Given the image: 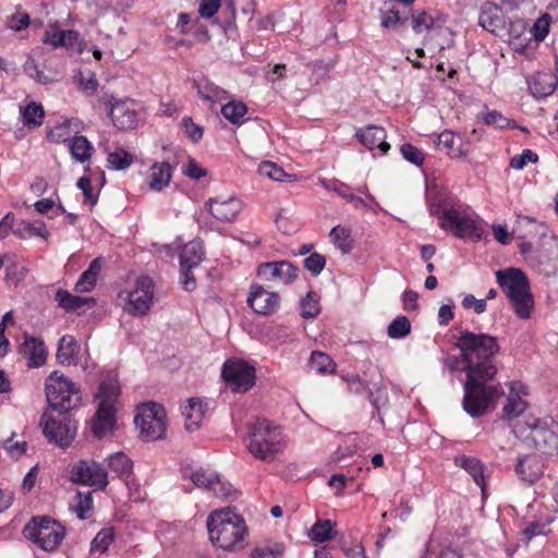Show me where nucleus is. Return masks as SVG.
<instances>
[{"instance_id":"c756f323","label":"nucleus","mask_w":558,"mask_h":558,"mask_svg":"<svg viewBox=\"0 0 558 558\" xmlns=\"http://www.w3.org/2000/svg\"><path fill=\"white\" fill-rule=\"evenodd\" d=\"M172 168L169 162H155L149 169L148 186L151 191H162L170 183Z\"/></svg>"},{"instance_id":"bf43d9fd","label":"nucleus","mask_w":558,"mask_h":558,"mask_svg":"<svg viewBox=\"0 0 558 558\" xmlns=\"http://www.w3.org/2000/svg\"><path fill=\"white\" fill-rule=\"evenodd\" d=\"M551 523L550 519L545 522L532 521L526 524L523 529V535L526 542H530L533 537L547 534V526Z\"/></svg>"},{"instance_id":"49530a36","label":"nucleus","mask_w":558,"mask_h":558,"mask_svg":"<svg viewBox=\"0 0 558 558\" xmlns=\"http://www.w3.org/2000/svg\"><path fill=\"white\" fill-rule=\"evenodd\" d=\"M247 112L246 106L242 101L231 100L221 107V113L232 124H241Z\"/></svg>"},{"instance_id":"6e6d98bb","label":"nucleus","mask_w":558,"mask_h":558,"mask_svg":"<svg viewBox=\"0 0 558 558\" xmlns=\"http://www.w3.org/2000/svg\"><path fill=\"white\" fill-rule=\"evenodd\" d=\"M483 122L486 125L494 126L497 129L517 128L514 121L505 117L501 112L497 110H492L483 113Z\"/></svg>"},{"instance_id":"ddd939ff","label":"nucleus","mask_w":558,"mask_h":558,"mask_svg":"<svg viewBox=\"0 0 558 558\" xmlns=\"http://www.w3.org/2000/svg\"><path fill=\"white\" fill-rule=\"evenodd\" d=\"M70 480L73 483L83 484L98 489L108 485V472L106 468L94 460H80L70 468Z\"/></svg>"},{"instance_id":"2eb2a0df","label":"nucleus","mask_w":558,"mask_h":558,"mask_svg":"<svg viewBox=\"0 0 558 558\" xmlns=\"http://www.w3.org/2000/svg\"><path fill=\"white\" fill-rule=\"evenodd\" d=\"M56 357L61 365H80L84 371L88 368L89 354L87 350H82L75 338L71 335L60 338Z\"/></svg>"},{"instance_id":"338daca9","label":"nucleus","mask_w":558,"mask_h":558,"mask_svg":"<svg viewBox=\"0 0 558 558\" xmlns=\"http://www.w3.org/2000/svg\"><path fill=\"white\" fill-rule=\"evenodd\" d=\"M183 174L193 180H199L207 174V171L202 168L194 159H190L182 169Z\"/></svg>"},{"instance_id":"39448f33","label":"nucleus","mask_w":558,"mask_h":558,"mask_svg":"<svg viewBox=\"0 0 558 558\" xmlns=\"http://www.w3.org/2000/svg\"><path fill=\"white\" fill-rule=\"evenodd\" d=\"M438 216V226L442 230L451 231L457 238L481 240L484 229L481 219L470 209L463 206H452L441 213L430 211Z\"/></svg>"},{"instance_id":"f257e3e1","label":"nucleus","mask_w":558,"mask_h":558,"mask_svg":"<svg viewBox=\"0 0 558 558\" xmlns=\"http://www.w3.org/2000/svg\"><path fill=\"white\" fill-rule=\"evenodd\" d=\"M465 363L466 380L462 405L472 417H478L495 408L504 395L501 385L489 384L497 375L495 356L500 350L498 339L484 332L463 330L456 342Z\"/></svg>"},{"instance_id":"680f3d73","label":"nucleus","mask_w":558,"mask_h":558,"mask_svg":"<svg viewBox=\"0 0 558 558\" xmlns=\"http://www.w3.org/2000/svg\"><path fill=\"white\" fill-rule=\"evenodd\" d=\"M407 19H403L399 11L391 9L380 12V25L384 28H396L402 25Z\"/></svg>"},{"instance_id":"6ab92c4d","label":"nucleus","mask_w":558,"mask_h":558,"mask_svg":"<svg viewBox=\"0 0 558 558\" xmlns=\"http://www.w3.org/2000/svg\"><path fill=\"white\" fill-rule=\"evenodd\" d=\"M509 392L506 403L502 408V418L512 420L520 416L527 408V402L523 399L527 395L526 386L513 380L508 384Z\"/></svg>"},{"instance_id":"13d9d810","label":"nucleus","mask_w":558,"mask_h":558,"mask_svg":"<svg viewBox=\"0 0 558 558\" xmlns=\"http://www.w3.org/2000/svg\"><path fill=\"white\" fill-rule=\"evenodd\" d=\"M320 307L316 294L308 292L301 301V315L305 318H313L318 315Z\"/></svg>"},{"instance_id":"bb28decb","label":"nucleus","mask_w":558,"mask_h":558,"mask_svg":"<svg viewBox=\"0 0 558 558\" xmlns=\"http://www.w3.org/2000/svg\"><path fill=\"white\" fill-rule=\"evenodd\" d=\"M514 471L522 482L533 484L543 475L544 464L534 454L524 456L518 459Z\"/></svg>"},{"instance_id":"4be33fe9","label":"nucleus","mask_w":558,"mask_h":558,"mask_svg":"<svg viewBox=\"0 0 558 558\" xmlns=\"http://www.w3.org/2000/svg\"><path fill=\"white\" fill-rule=\"evenodd\" d=\"M436 146L453 159L465 158L469 155L468 143L461 135L449 130H445L438 135Z\"/></svg>"},{"instance_id":"473e14b6","label":"nucleus","mask_w":558,"mask_h":558,"mask_svg":"<svg viewBox=\"0 0 558 558\" xmlns=\"http://www.w3.org/2000/svg\"><path fill=\"white\" fill-rule=\"evenodd\" d=\"M102 268V259L97 257L93 259L88 266V268L80 276L78 280L75 283L76 292H89L94 289L100 270Z\"/></svg>"},{"instance_id":"b1692460","label":"nucleus","mask_w":558,"mask_h":558,"mask_svg":"<svg viewBox=\"0 0 558 558\" xmlns=\"http://www.w3.org/2000/svg\"><path fill=\"white\" fill-rule=\"evenodd\" d=\"M29 367H40L47 360V348L40 338L26 336L20 348Z\"/></svg>"},{"instance_id":"7ed1b4c3","label":"nucleus","mask_w":558,"mask_h":558,"mask_svg":"<svg viewBox=\"0 0 558 558\" xmlns=\"http://www.w3.org/2000/svg\"><path fill=\"white\" fill-rule=\"evenodd\" d=\"M496 279L515 316L529 319L534 310V296L526 275L519 268L509 267L497 270Z\"/></svg>"},{"instance_id":"412c9836","label":"nucleus","mask_w":558,"mask_h":558,"mask_svg":"<svg viewBox=\"0 0 558 558\" xmlns=\"http://www.w3.org/2000/svg\"><path fill=\"white\" fill-rule=\"evenodd\" d=\"M356 137L367 149H378L380 155H385L390 145L386 142V131L381 126L367 125L356 131Z\"/></svg>"},{"instance_id":"4468645a","label":"nucleus","mask_w":558,"mask_h":558,"mask_svg":"<svg viewBox=\"0 0 558 558\" xmlns=\"http://www.w3.org/2000/svg\"><path fill=\"white\" fill-rule=\"evenodd\" d=\"M190 480L196 487L213 492L216 497L221 499L232 498L236 494L230 483L222 482L217 473L209 470H196L191 473Z\"/></svg>"},{"instance_id":"a18cd8bd","label":"nucleus","mask_w":558,"mask_h":558,"mask_svg":"<svg viewBox=\"0 0 558 558\" xmlns=\"http://www.w3.org/2000/svg\"><path fill=\"white\" fill-rule=\"evenodd\" d=\"M24 125L29 129L38 128L44 120V109L36 102H31L21 110Z\"/></svg>"},{"instance_id":"423d86ee","label":"nucleus","mask_w":558,"mask_h":558,"mask_svg":"<svg viewBox=\"0 0 558 558\" xmlns=\"http://www.w3.org/2000/svg\"><path fill=\"white\" fill-rule=\"evenodd\" d=\"M45 390L50 408L61 413L77 408L82 399L78 386L59 371L47 377Z\"/></svg>"},{"instance_id":"f704fd0d","label":"nucleus","mask_w":558,"mask_h":558,"mask_svg":"<svg viewBox=\"0 0 558 558\" xmlns=\"http://www.w3.org/2000/svg\"><path fill=\"white\" fill-rule=\"evenodd\" d=\"M108 469L120 480L128 481L132 475L133 462L124 452H116L107 459Z\"/></svg>"},{"instance_id":"603ef678","label":"nucleus","mask_w":558,"mask_h":558,"mask_svg":"<svg viewBox=\"0 0 558 558\" xmlns=\"http://www.w3.org/2000/svg\"><path fill=\"white\" fill-rule=\"evenodd\" d=\"M411 332V323L407 316H398L393 319L388 328L387 333L391 339L405 338Z\"/></svg>"},{"instance_id":"cd10ccee","label":"nucleus","mask_w":558,"mask_h":558,"mask_svg":"<svg viewBox=\"0 0 558 558\" xmlns=\"http://www.w3.org/2000/svg\"><path fill=\"white\" fill-rule=\"evenodd\" d=\"M116 424V407L98 405L93 417L92 430L98 438L111 433Z\"/></svg>"},{"instance_id":"0eeeda50","label":"nucleus","mask_w":558,"mask_h":558,"mask_svg":"<svg viewBox=\"0 0 558 558\" xmlns=\"http://www.w3.org/2000/svg\"><path fill=\"white\" fill-rule=\"evenodd\" d=\"M23 535L43 550L51 551L62 543L65 529L47 517H35L24 526Z\"/></svg>"},{"instance_id":"1a4fd4ad","label":"nucleus","mask_w":558,"mask_h":558,"mask_svg":"<svg viewBox=\"0 0 558 558\" xmlns=\"http://www.w3.org/2000/svg\"><path fill=\"white\" fill-rule=\"evenodd\" d=\"M166 411L162 405L149 402L137 409L134 423L145 441L161 439L166 434Z\"/></svg>"},{"instance_id":"774afa93","label":"nucleus","mask_w":558,"mask_h":558,"mask_svg":"<svg viewBox=\"0 0 558 558\" xmlns=\"http://www.w3.org/2000/svg\"><path fill=\"white\" fill-rule=\"evenodd\" d=\"M423 558H461V556L453 549L441 548L436 550L432 544L428 545Z\"/></svg>"},{"instance_id":"c03bdc74","label":"nucleus","mask_w":558,"mask_h":558,"mask_svg":"<svg viewBox=\"0 0 558 558\" xmlns=\"http://www.w3.org/2000/svg\"><path fill=\"white\" fill-rule=\"evenodd\" d=\"M330 238L332 243L343 253L347 254L353 248V240L351 238V230L336 226L330 231Z\"/></svg>"},{"instance_id":"e433bc0d","label":"nucleus","mask_w":558,"mask_h":558,"mask_svg":"<svg viewBox=\"0 0 558 558\" xmlns=\"http://www.w3.org/2000/svg\"><path fill=\"white\" fill-rule=\"evenodd\" d=\"M68 147L72 158L81 163L89 161L94 151L93 144L83 135H74L70 140Z\"/></svg>"},{"instance_id":"9b49d317","label":"nucleus","mask_w":558,"mask_h":558,"mask_svg":"<svg viewBox=\"0 0 558 558\" xmlns=\"http://www.w3.org/2000/svg\"><path fill=\"white\" fill-rule=\"evenodd\" d=\"M154 281L147 276L138 277L131 290L126 291L124 312L132 315H146L154 298Z\"/></svg>"},{"instance_id":"5701e85b","label":"nucleus","mask_w":558,"mask_h":558,"mask_svg":"<svg viewBox=\"0 0 558 558\" xmlns=\"http://www.w3.org/2000/svg\"><path fill=\"white\" fill-rule=\"evenodd\" d=\"M78 39V33L74 29H60L58 23H50L45 29L41 38L43 43L51 46L53 49L72 48Z\"/></svg>"},{"instance_id":"72a5a7b5","label":"nucleus","mask_w":558,"mask_h":558,"mask_svg":"<svg viewBox=\"0 0 558 558\" xmlns=\"http://www.w3.org/2000/svg\"><path fill=\"white\" fill-rule=\"evenodd\" d=\"M454 464L464 469L474 480V482L482 488L485 489V477H484V465L483 463L474 458L468 456L454 457Z\"/></svg>"},{"instance_id":"4c0bfd02","label":"nucleus","mask_w":558,"mask_h":558,"mask_svg":"<svg viewBox=\"0 0 558 558\" xmlns=\"http://www.w3.org/2000/svg\"><path fill=\"white\" fill-rule=\"evenodd\" d=\"M196 88L199 97L211 104L220 102L229 98V94L226 89L207 78L196 82Z\"/></svg>"},{"instance_id":"5fc2aeb1","label":"nucleus","mask_w":558,"mask_h":558,"mask_svg":"<svg viewBox=\"0 0 558 558\" xmlns=\"http://www.w3.org/2000/svg\"><path fill=\"white\" fill-rule=\"evenodd\" d=\"M78 519L84 520L87 518L89 511L93 509V495L90 492H78L75 496V504L73 506Z\"/></svg>"},{"instance_id":"a878e982","label":"nucleus","mask_w":558,"mask_h":558,"mask_svg":"<svg viewBox=\"0 0 558 558\" xmlns=\"http://www.w3.org/2000/svg\"><path fill=\"white\" fill-rule=\"evenodd\" d=\"M207 409V403L201 398L193 397L186 401V404L182 408V415L184 416V426L187 432L192 433L201 427Z\"/></svg>"},{"instance_id":"7c9ffc66","label":"nucleus","mask_w":558,"mask_h":558,"mask_svg":"<svg viewBox=\"0 0 558 558\" xmlns=\"http://www.w3.org/2000/svg\"><path fill=\"white\" fill-rule=\"evenodd\" d=\"M204 256L203 242L199 240H193L182 247L180 254V266L181 269H193L197 267Z\"/></svg>"},{"instance_id":"393cba45","label":"nucleus","mask_w":558,"mask_h":558,"mask_svg":"<svg viewBox=\"0 0 558 558\" xmlns=\"http://www.w3.org/2000/svg\"><path fill=\"white\" fill-rule=\"evenodd\" d=\"M445 23L446 16L434 10L415 11L411 15L412 29L416 34L441 28Z\"/></svg>"},{"instance_id":"9d476101","label":"nucleus","mask_w":558,"mask_h":558,"mask_svg":"<svg viewBox=\"0 0 558 558\" xmlns=\"http://www.w3.org/2000/svg\"><path fill=\"white\" fill-rule=\"evenodd\" d=\"M40 426L44 435L58 446L69 447L75 438L77 423L66 413L59 412L53 416L49 412H45L40 418Z\"/></svg>"},{"instance_id":"052dcab7","label":"nucleus","mask_w":558,"mask_h":558,"mask_svg":"<svg viewBox=\"0 0 558 558\" xmlns=\"http://www.w3.org/2000/svg\"><path fill=\"white\" fill-rule=\"evenodd\" d=\"M538 161V156L531 149H524L520 155H514L510 159V167L515 170L523 169L527 163H535Z\"/></svg>"},{"instance_id":"8fccbe9b","label":"nucleus","mask_w":558,"mask_h":558,"mask_svg":"<svg viewBox=\"0 0 558 558\" xmlns=\"http://www.w3.org/2000/svg\"><path fill=\"white\" fill-rule=\"evenodd\" d=\"M114 539V531L112 527L100 530L90 543V551L104 554Z\"/></svg>"},{"instance_id":"864d4df0","label":"nucleus","mask_w":558,"mask_h":558,"mask_svg":"<svg viewBox=\"0 0 558 558\" xmlns=\"http://www.w3.org/2000/svg\"><path fill=\"white\" fill-rule=\"evenodd\" d=\"M258 173L278 182H283L286 179L291 178L281 167L271 161H263L258 166Z\"/></svg>"},{"instance_id":"20e7f679","label":"nucleus","mask_w":558,"mask_h":558,"mask_svg":"<svg viewBox=\"0 0 558 558\" xmlns=\"http://www.w3.org/2000/svg\"><path fill=\"white\" fill-rule=\"evenodd\" d=\"M247 450L262 461H274L286 448L281 428L268 420H256L248 427Z\"/></svg>"},{"instance_id":"ea45409f","label":"nucleus","mask_w":558,"mask_h":558,"mask_svg":"<svg viewBox=\"0 0 558 558\" xmlns=\"http://www.w3.org/2000/svg\"><path fill=\"white\" fill-rule=\"evenodd\" d=\"M77 121L75 120H64L51 129H49L47 133V140L51 143L61 144L65 142H70L73 137L72 134L76 133Z\"/></svg>"},{"instance_id":"09e8293b","label":"nucleus","mask_w":558,"mask_h":558,"mask_svg":"<svg viewBox=\"0 0 558 558\" xmlns=\"http://www.w3.org/2000/svg\"><path fill=\"white\" fill-rule=\"evenodd\" d=\"M75 83L78 85V88L87 96H92L97 92L98 81L96 75L92 71H87L86 73L83 71H78L74 75Z\"/></svg>"},{"instance_id":"58836bf2","label":"nucleus","mask_w":558,"mask_h":558,"mask_svg":"<svg viewBox=\"0 0 558 558\" xmlns=\"http://www.w3.org/2000/svg\"><path fill=\"white\" fill-rule=\"evenodd\" d=\"M478 24L490 33H496L501 27L500 10L497 5L486 2L480 12Z\"/></svg>"},{"instance_id":"e2e57ef3","label":"nucleus","mask_w":558,"mask_h":558,"mask_svg":"<svg viewBox=\"0 0 558 558\" xmlns=\"http://www.w3.org/2000/svg\"><path fill=\"white\" fill-rule=\"evenodd\" d=\"M326 265V258L318 253H312L304 259V267L313 275L318 276Z\"/></svg>"},{"instance_id":"0e129e2a","label":"nucleus","mask_w":558,"mask_h":558,"mask_svg":"<svg viewBox=\"0 0 558 558\" xmlns=\"http://www.w3.org/2000/svg\"><path fill=\"white\" fill-rule=\"evenodd\" d=\"M400 151L404 159L412 162L413 165L421 166L424 161V154L417 147L411 144H403L400 147Z\"/></svg>"},{"instance_id":"aec40b11","label":"nucleus","mask_w":558,"mask_h":558,"mask_svg":"<svg viewBox=\"0 0 558 558\" xmlns=\"http://www.w3.org/2000/svg\"><path fill=\"white\" fill-rule=\"evenodd\" d=\"M279 300L278 293L270 292L259 284H253L247 296V304L255 313L269 315L279 306Z\"/></svg>"},{"instance_id":"c9c22d12","label":"nucleus","mask_w":558,"mask_h":558,"mask_svg":"<svg viewBox=\"0 0 558 558\" xmlns=\"http://www.w3.org/2000/svg\"><path fill=\"white\" fill-rule=\"evenodd\" d=\"M120 396V385L114 376H108L100 385L96 398L99 400L100 405H113Z\"/></svg>"},{"instance_id":"dca6fc26","label":"nucleus","mask_w":558,"mask_h":558,"mask_svg":"<svg viewBox=\"0 0 558 558\" xmlns=\"http://www.w3.org/2000/svg\"><path fill=\"white\" fill-rule=\"evenodd\" d=\"M206 207L216 220L232 223L236 220L244 205L239 197L232 195L227 198L221 196L211 197L207 201Z\"/></svg>"},{"instance_id":"69168bd1","label":"nucleus","mask_w":558,"mask_h":558,"mask_svg":"<svg viewBox=\"0 0 558 558\" xmlns=\"http://www.w3.org/2000/svg\"><path fill=\"white\" fill-rule=\"evenodd\" d=\"M76 185L83 192L85 202H88L90 206H94L97 203L98 193L93 192L90 179L87 177H82L78 179Z\"/></svg>"},{"instance_id":"4d7b16f0","label":"nucleus","mask_w":558,"mask_h":558,"mask_svg":"<svg viewBox=\"0 0 558 558\" xmlns=\"http://www.w3.org/2000/svg\"><path fill=\"white\" fill-rule=\"evenodd\" d=\"M332 525L329 520L317 521L311 529L308 536L312 541L323 543L331 538Z\"/></svg>"},{"instance_id":"2f4dec72","label":"nucleus","mask_w":558,"mask_h":558,"mask_svg":"<svg viewBox=\"0 0 558 558\" xmlns=\"http://www.w3.org/2000/svg\"><path fill=\"white\" fill-rule=\"evenodd\" d=\"M13 234L23 240L39 238L47 241L50 236L45 222L39 220L35 222H29L26 220L20 221L14 227Z\"/></svg>"},{"instance_id":"3c124183","label":"nucleus","mask_w":558,"mask_h":558,"mask_svg":"<svg viewBox=\"0 0 558 558\" xmlns=\"http://www.w3.org/2000/svg\"><path fill=\"white\" fill-rule=\"evenodd\" d=\"M24 72L36 82L47 85L57 81L56 77L46 74L40 68L37 61L29 57L24 63Z\"/></svg>"},{"instance_id":"6e6552de","label":"nucleus","mask_w":558,"mask_h":558,"mask_svg":"<svg viewBox=\"0 0 558 558\" xmlns=\"http://www.w3.org/2000/svg\"><path fill=\"white\" fill-rule=\"evenodd\" d=\"M521 432L543 453H558V422L551 417L526 421Z\"/></svg>"},{"instance_id":"c85d7f7f","label":"nucleus","mask_w":558,"mask_h":558,"mask_svg":"<svg viewBox=\"0 0 558 558\" xmlns=\"http://www.w3.org/2000/svg\"><path fill=\"white\" fill-rule=\"evenodd\" d=\"M558 78L550 72H537L529 82L531 94L535 98H545L554 93Z\"/></svg>"},{"instance_id":"f03ea898","label":"nucleus","mask_w":558,"mask_h":558,"mask_svg":"<svg viewBox=\"0 0 558 558\" xmlns=\"http://www.w3.org/2000/svg\"><path fill=\"white\" fill-rule=\"evenodd\" d=\"M207 530L213 545L225 551L244 548L248 534L244 519L230 509L211 513L207 519Z\"/></svg>"},{"instance_id":"f8f14e48","label":"nucleus","mask_w":558,"mask_h":558,"mask_svg":"<svg viewBox=\"0 0 558 558\" xmlns=\"http://www.w3.org/2000/svg\"><path fill=\"white\" fill-rule=\"evenodd\" d=\"M221 375L233 392H245L255 385V368L242 360L226 361Z\"/></svg>"},{"instance_id":"f3484780","label":"nucleus","mask_w":558,"mask_h":558,"mask_svg":"<svg viewBox=\"0 0 558 558\" xmlns=\"http://www.w3.org/2000/svg\"><path fill=\"white\" fill-rule=\"evenodd\" d=\"M109 116L119 130L128 131L137 128L141 116L137 105L130 100H118L111 105Z\"/></svg>"},{"instance_id":"a211bd4d","label":"nucleus","mask_w":558,"mask_h":558,"mask_svg":"<svg viewBox=\"0 0 558 558\" xmlns=\"http://www.w3.org/2000/svg\"><path fill=\"white\" fill-rule=\"evenodd\" d=\"M298 274L299 269L287 260L264 263L257 269L260 279L281 284L293 282Z\"/></svg>"},{"instance_id":"79ce46f5","label":"nucleus","mask_w":558,"mask_h":558,"mask_svg":"<svg viewBox=\"0 0 558 558\" xmlns=\"http://www.w3.org/2000/svg\"><path fill=\"white\" fill-rule=\"evenodd\" d=\"M56 301L59 306L64 308L68 312L76 311L83 307L86 304H94L95 301L93 298H83L78 295L71 294L66 290H58L56 293Z\"/></svg>"},{"instance_id":"de8ad7c7","label":"nucleus","mask_w":558,"mask_h":558,"mask_svg":"<svg viewBox=\"0 0 558 558\" xmlns=\"http://www.w3.org/2000/svg\"><path fill=\"white\" fill-rule=\"evenodd\" d=\"M308 366L317 374L332 373L336 368V364L329 355L320 351H314L312 353Z\"/></svg>"},{"instance_id":"a19ab883","label":"nucleus","mask_w":558,"mask_h":558,"mask_svg":"<svg viewBox=\"0 0 558 558\" xmlns=\"http://www.w3.org/2000/svg\"><path fill=\"white\" fill-rule=\"evenodd\" d=\"M286 547L282 543L268 539L258 543L251 553V558H283Z\"/></svg>"},{"instance_id":"37998d69","label":"nucleus","mask_w":558,"mask_h":558,"mask_svg":"<svg viewBox=\"0 0 558 558\" xmlns=\"http://www.w3.org/2000/svg\"><path fill=\"white\" fill-rule=\"evenodd\" d=\"M108 168L116 171L128 169L134 162V156L123 148H117L108 154Z\"/></svg>"}]
</instances>
